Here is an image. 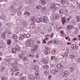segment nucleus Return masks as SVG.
<instances>
[{
  "mask_svg": "<svg viewBox=\"0 0 80 80\" xmlns=\"http://www.w3.org/2000/svg\"><path fill=\"white\" fill-rule=\"evenodd\" d=\"M11 42H12V41H11V40H8V41L7 43V44L8 45H10L11 44Z\"/></svg>",
  "mask_w": 80,
  "mask_h": 80,
  "instance_id": "nucleus-28",
  "label": "nucleus"
},
{
  "mask_svg": "<svg viewBox=\"0 0 80 80\" xmlns=\"http://www.w3.org/2000/svg\"><path fill=\"white\" fill-rule=\"evenodd\" d=\"M33 56H34L33 54L32 53H29L28 54V57H30L31 58H32V57H33Z\"/></svg>",
  "mask_w": 80,
  "mask_h": 80,
  "instance_id": "nucleus-18",
  "label": "nucleus"
},
{
  "mask_svg": "<svg viewBox=\"0 0 80 80\" xmlns=\"http://www.w3.org/2000/svg\"><path fill=\"white\" fill-rule=\"evenodd\" d=\"M17 38H18V36H17V34H14L12 36V39H17Z\"/></svg>",
  "mask_w": 80,
  "mask_h": 80,
  "instance_id": "nucleus-12",
  "label": "nucleus"
},
{
  "mask_svg": "<svg viewBox=\"0 0 80 80\" xmlns=\"http://www.w3.org/2000/svg\"><path fill=\"white\" fill-rule=\"evenodd\" d=\"M51 68H55V65L51 64Z\"/></svg>",
  "mask_w": 80,
  "mask_h": 80,
  "instance_id": "nucleus-34",
  "label": "nucleus"
},
{
  "mask_svg": "<svg viewBox=\"0 0 80 80\" xmlns=\"http://www.w3.org/2000/svg\"><path fill=\"white\" fill-rule=\"evenodd\" d=\"M2 25V24L0 23V27H1Z\"/></svg>",
  "mask_w": 80,
  "mask_h": 80,
  "instance_id": "nucleus-61",
  "label": "nucleus"
},
{
  "mask_svg": "<svg viewBox=\"0 0 80 80\" xmlns=\"http://www.w3.org/2000/svg\"><path fill=\"white\" fill-rule=\"evenodd\" d=\"M33 62L34 63H36V62H37V60H34Z\"/></svg>",
  "mask_w": 80,
  "mask_h": 80,
  "instance_id": "nucleus-53",
  "label": "nucleus"
},
{
  "mask_svg": "<svg viewBox=\"0 0 80 80\" xmlns=\"http://www.w3.org/2000/svg\"><path fill=\"white\" fill-rule=\"evenodd\" d=\"M75 30L76 31H78V28H76Z\"/></svg>",
  "mask_w": 80,
  "mask_h": 80,
  "instance_id": "nucleus-59",
  "label": "nucleus"
},
{
  "mask_svg": "<svg viewBox=\"0 0 80 80\" xmlns=\"http://www.w3.org/2000/svg\"><path fill=\"white\" fill-rule=\"evenodd\" d=\"M70 69L71 71V72H73L74 70V68L73 67H71L70 68Z\"/></svg>",
  "mask_w": 80,
  "mask_h": 80,
  "instance_id": "nucleus-27",
  "label": "nucleus"
},
{
  "mask_svg": "<svg viewBox=\"0 0 80 80\" xmlns=\"http://www.w3.org/2000/svg\"><path fill=\"white\" fill-rule=\"evenodd\" d=\"M26 44L28 47H32L34 45V41L32 40H28L26 41Z\"/></svg>",
  "mask_w": 80,
  "mask_h": 80,
  "instance_id": "nucleus-1",
  "label": "nucleus"
},
{
  "mask_svg": "<svg viewBox=\"0 0 80 80\" xmlns=\"http://www.w3.org/2000/svg\"><path fill=\"white\" fill-rule=\"evenodd\" d=\"M51 8H54L55 7V5L53 3L51 4Z\"/></svg>",
  "mask_w": 80,
  "mask_h": 80,
  "instance_id": "nucleus-21",
  "label": "nucleus"
},
{
  "mask_svg": "<svg viewBox=\"0 0 80 80\" xmlns=\"http://www.w3.org/2000/svg\"><path fill=\"white\" fill-rule=\"evenodd\" d=\"M55 52H56L55 50H53L52 52L53 53H55Z\"/></svg>",
  "mask_w": 80,
  "mask_h": 80,
  "instance_id": "nucleus-52",
  "label": "nucleus"
},
{
  "mask_svg": "<svg viewBox=\"0 0 80 80\" xmlns=\"http://www.w3.org/2000/svg\"><path fill=\"white\" fill-rule=\"evenodd\" d=\"M59 41H56V43H57V44H59Z\"/></svg>",
  "mask_w": 80,
  "mask_h": 80,
  "instance_id": "nucleus-56",
  "label": "nucleus"
},
{
  "mask_svg": "<svg viewBox=\"0 0 80 80\" xmlns=\"http://www.w3.org/2000/svg\"><path fill=\"white\" fill-rule=\"evenodd\" d=\"M21 36H22V38H25V37H26V35H25V34L22 35Z\"/></svg>",
  "mask_w": 80,
  "mask_h": 80,
  "instance_id": "nucleus-43",
  "label": "nucleus"
},
{
  "mask_svg": "<svg viewBox=\"0 0 80 80\" xmlns=\"http://www.w3.org/2000/svg\"><path fill=\"white\" fill-rule=\"evenodd\" d=\"M29 78L30 80H34V77L32 75H30L29 76Z\"/></svg>",
  "mask_w": 80,
  "mask_h": 80,
  "instance_id": "nucleus-19",
  "label": "nucleus"
},
{
  "mask_svg": "<svg viewBox=\"0 0 80 80\" xmlns=\"http://www.w3.org/2000/svg\"><path fill=\"white\" fill-rule=\"evenodd\" d=\"M11 70L12 72H17V71H18V67H15L12 68Z\"/></svg>",
  "mask_w": 80,
  "mask_h": 80,
  "instance_id": "nucleus-4",
  "label": "nucleus"
},
{
  "mask_svg": "<svg viewBox=\"0 0 80 80\" xmlns=\"http://www.w3.org/2000/svg\"><path fill=\"white\" fill-rule=\"evenodd\" d=\"M12 53H16V52H17V51L14 48H12Z\"/></svg>",
  "mask_w": 80,
  "mask_h": 80,
  "instance_id": "nucleus-24",
  "label": "nucleus"
},
{
  "mask_svg": "<svg viewBox=\"0 0 80 80\" xmlns=\"http://www.w3.org/2000/svg\"><path fill=\"white\" fill-rule=\"evenodd\" d=\"M66 50H67V51H68V48H66Z\"/></svg>",
  "mask_w": 80,
  "mask_h": 80,
  "instance_id": "nucleus-64",
  "label": "nucleus"
},
{
  "mask_svg": "<svg viewBox=\"0 0 80 80\" xmlns=\"http://www.w3.org/2000/svg\"><path fill=\"white\" fill-rule=\"evenodd\" d=\"M54 57H54V56H52V57H51V59H52V60H53V58H54Z\"/></svg>",
  "mask_w": 80,
  "mask_h": 80,
  "instance_id": "nucleus-57",
  "label": "nucleus"
},
{
  "mask_svg": "<svg viewBox=\"0 0 80 80\" xmlns=\"http://www.w3.org/2000/svg\"><path fill=\"white\" fill-rule=\"evenodd\" d=\"M31 20L32 22V23H33L35 22V21H36L35 18V17L33 16L31 17Z\"/></svg>",
  "mask_w": 80,
  "mask_h": 80,
  "instance_id": "nucleus-11",
  "label": "nucleus"
},
{
  "mask_svg": "<svg viewBox=\"0 0 80 80\" xmlns=\"http://www.w3.org/2000/svg\"><path fill=\"white\" fill-rule=\"evenodd\" d=\"M45 40H48V38H45Z\"/></svg>",
  "mask_w": 80,
  "mask_h": 80,
  "instance_id": "nucleus-58",
  "label": "nucleus"
},
{
  "mask_svg": "<svg viewBox=\"0 0 80 80\" xmlns=\"http://www.w3.org/2000/svg\"><path fill=\"white\" fill-rule=\"evenodd\" d=\"M70 21V19L67 18L65 19V17L62 18V24L64 25L65 23H68Z\"/></svg>",
  "mask_w": 80,
  "mask_h": 80,
  "instance_id": "nucleus-2",
  "label": "nucleus"
},
{
  "mask_svg": "<svg viewBox=\"0 0 80 80\" xmlns=\"http://www.w3.org/2000/svg\"><path fill=\"white\" fill-rule=\"evenodd\" d=\"M62 76L64 78H68L69 75V73L67 71H65L62 73Z\"/></svg>",
  "mask_w": 80,
  "mask_h": 80,
  "instance_id": "nucleus-3",
  "label": "nucleus"
},
{
  "mask_svg": "<svg viewBox=\"0 0 80 80\" xmlns=\"http://www.w3.org/2000/svg\"><path fill=\"white\" fill-rule=\"evenodd\" d=\"M24 57V55L23 54H20L19 56V58H22Z\"/></svg>",
  "mask_w": 80,
  "mask_h": 80,
  "instance_id": "nucleus-29",
  "label": "nucleus"
},
{
  "mask_svg": "<svg viewBox=\"0 0 80 80\" xmlns=\"http://www.w3.org/2000/svg\"><path fill=\"white\" fill-rule=\"evenodd\" d=\"M58 72V71L57 70H56L55 69H53L51 71V73H52V74H55V73H57Z\"/></svg>",
  "mask_w": 80,
  "mask_h": 80,
  "instance_id": "nucleus-15",
  "label": "nucleus"
},
{
  "mask_svg": "<svg viewBox=\"0 0 80 80\" xmlns=\"http://www.w3.org/2000/svg\"><path fill=\"white\" fill-rule=\"evenodd\" d=\"M43 43H46V41H45V40H43Z\"/></svg>",
  "mask_w": 80,
  "mask_h": 80,
  "instance_id": "nucleus-51",
  "label": "nucleus"
},
{
  "mask_svg": "<svg viewBox=\"0 0 80 80\" xmlns=\"http://www.w3.org/2000/svg\"><path fill=\"white\" fill-rule=\"evenodd\" d=\"M48 65H45L43 66V68H45V69H48Z\"/></svg>",
  "mask_w": 80,
  "mask_h": 80,
  "instance_id": "nucleus-23",
  "label": "nucleus"
},
{
  "mask_svg": "<svg viewBox=\"0 0 80 80\" xmlns=\"http://www.w3.org/2000/svg\"><path fill=\"white\" fill-rule=\"evenodd\" d=\"M41 8H42V6L40 5H38L36 7L37 9H40Z\"/></svg>",
  "mask_w": 80,
  "mask_h": 80,
  "instance_id": "nucleus-31",
  "label": "nucleus"
},
{
  "mask_svg": "<svg viewBox=\"0 0 80 80\" xmlns=\"http://www.w3.org/2000/svg\"><path fill=\"white\" fill-rule=\"evenodd\" d=\"M46 49H47V50H50V48H49L48 47L46 48Z\"/></svg>",
  "mask_w": 80,
  "mask_h": 80,
  "instance_id": "nucleus-48",
  "label": "nucleus"
},
{
  "mask_svg": "<svg viewBox=\"0 0 80 80\" xmlns=\"http://www.w3.org/2000/svg\"><path fill=\"white\" fill-rule=\"evenodd\" d=\"M67 27L68 30H72L73 28V26L71 24L68 25H67Z\"/></svg>",
  "mask_w": 80,
  "mask_h": 80,
  "instance_id": "nucleus-9",
  "label": "nucleus"
},
{
  "mask_svg": "<svg viewBox=\"0 0 80 80\" xmlns=\"http://www.w3.org/2000/svg\"><path fill=\"white\" fill-rule=\"evenodd\" d=\"M30 36H31L30 35L28 34L26 35V38H29V37H30Z\"/></svg>",
  "mask_w": 80,
  "mask_h": 80,
  "instance_id": "nucleus-40",
  "label": "nucleus"
},
{
  "mask_svg": "<svg viewBox=\"0 0 80 80\" xmlns=\"http://www.w3.org/2000/svg\"><path fill=\"white\" fill-rule=\"evenodd\" d=\"M44 74H45V75H47V74H48V71H45L44 72Z\"/></svg>",
  "mask_w": 80,
  "mask_h": 80,
  "instance_id": "nucleus-45",
  "label": "nucleus"
},
{
  "mask_svg": "<svg viewBox=\"0 0 80 80\" xmlns=\"http://www.w3.org/2000/svg\"><path fill=\"white\" fill-rule=\"evenodd\" d=\"M25 15H28V16H29L30 15V12L28 11H26L24 13Z\"/></svg>",
  "mask_w": 80,
  "mask_h": 80,
  "instance_id": "nucleus-22",
  "label": "nucleus"
},
{
  "mask_svg": "<svg viewBox=\"0 0 80 80\" xmlns=\"http://www.w3.org/2000/svg\"><path fill=\"white\" fill-rule=\"evenodd\" d=\"M38 45L37 44H35L33 46V49H34L35 50H37V49L38 48Z\"/></svg>",
  "mask_w": 80,
  "mask_h": 80,
  "instance_id": "nucleus-13",
  "label": "nucleus"
},
{
  "mask_svg": "<svg viewBox=\"0 0 80 80\" xmlns=\"http://www.w3.org/2000/svg\"><path fill=\"white\" fill-rule=\"evenodd\" d=\"M51 77H52V76L49 75L48 77V79H49V80H50Z\"/></svg>",
  "mask_w": 80,
  "mask_h": 80,
  "instance_id": "nucleus-44",
  "label": "nucleus"
},
{
  "mask_svg": "<svg viewBox=\"0 0 80 80\" xmlns=\"http://www.w3.org/2000/svg\"><path fill=\"white\" fill-rule=\"evenodd\" d=\"M64 55H65L67 56V55H68V53H67V52H65L64 53Z\"/></svg>",
  "mask_w": 80,
  "mask_h": 80,
  "instance_id": "nucleus-49",
  "label": "nucleus"
},
{
  "mask_svg": "<svg viewBox=\"0 0 80 80\" xmlns=\"http://www.w3.org/2000/svg\"><path fill=\"white\" fill-rule=\"evenodd\" d=\"M53 34H54V33H51V37H53Z\"/></svg>",
  "mask_w": 80,
  "mask_h": 80,
  "instance_id": "nucleus-55",
  "label": "nucleus"
},
{
  "mask_svg": "<svg viewBox=\"0 0 80 80\" xmlns=\"http://www.w3.org/2000/svg\"><path fill=\"white\" fill-rule=\"evenodd\" d=\"M39 75H40V74L38 72V71L35 72V76H36V77H38V76H39Z\"/></svg>",
  "mask_w": 80,
  "mask_h": 80,
  "instance_id": "nucleus-25",
  "label": "nucleus"
},
{
  "mask_svg": "<svg viewBox=\"0 0 80 80\" xmlns=\"http://www.w3.org/2000/svg\"><path fill=\"white\" fill-rule=\"evenodd\" d=\"M77 40V38H75L73 39L74 40Z\"/></svg>",
  "mask_w": 80,
  "mask_h": 80,
  "instance_id": "nucleus-62",
  "label": "nucleus"
},
{
  "mask_svg": "<svg viewBox=\"0 0 80 80\" xmlns=\"http://www.w3.org/2000/svg\"><path fill=\"white\" fill-rule=\"evenodd\" d=\"M77 21L78 22H79L80 21V16H78L77 17Z\"/></svg>",
  "mask_w": 80,
  "mask_h": 80,
  "instance_id": "nucleus-30",
  "label": "nucleus"
},
{
  "mask_svg": "<svg viewBox=\"0 0 80 80\" xmlns=\"http://www.w3.org/2000/svg\"><path fill=\"white\" fill-rule=\"evenodd\" d=\"M43 61H44L45 63H47L48 62V61L47 60H45L44 61L43 60Z\"/></svg>",
  "mask_w": 80,
  "mask_h": 80,
  "instance_id": "nucleus-41",
  "label": "nucleus"
},
{
  "mask_svg": "<svg viewBox=\"0 0 80 80\" xmlns=\"http://www.w3.org/2000/svg\"><path fill=\"white\" fill-rule=\"evenodd\" d=\"M23 60H28V58H27V57H26L23 58Z\"/></svg>",
  "mask_w": 80,
  "mask_h": 80,
  "instance_id": "nucleus-37",
  "label": "nucleus"
},
{
  "mask_svg": "<svg viewBox=\"0 0 80 80\" xmlns=\"http://www.w3.org/2000/svg\"><path fill=\"white\" fill-rule=\"evenodd\" d=\"M66 0H61V3L62 4H63L66 3Z\"/></svg>",
  "mask_w": 80,
  "mask_h": 80,
  "instance_id": "nucleus-20",
  "label": "nucleus"
},
{
  "mask_svg": "<svg viewBox=\"0 0 80 80\" xmlns=\"http://www.w3.org/2000/svg\"><path fill=\"white\" fill-rule=\"evenodd\" d=\"M36 58H38V55H37L36 56Z\"/></svg>",
  "mask_w": 80,
  "mask_h": 80,
  "instance_id": "nucleus-60",
  "label": "nucleus"
},
{
  "mask_svg": "<svg viewBox=\"0 0 80 80\" xmlns=\"http://www.w3.org/2000/svg\"><path fill=\"white\" fill-rule=\"evenodd\" d=\"M59 13H63V10H60L59 11Z\"/></svg>",
  "mask_w": 80,
  "mask_h": 80,
  "instance_id": "nucleus-39",
  "label": "nucleus"
},
{
  "mask_svg": "<svg viewBox=\"0 0 80 80\" xmlns=\"http://www.w3.org/2000/svg\"><path fill=\"white\" fill-rule=\"evenodd\" d=\"M45 53L46 55H48V52L47 51H46L45 52Z\"/></svg>",
  "mask_w": 80,
  "mask_h": 80,
  "instance_id": "nucleus-47",
  "label": "nucleus"
},
{
  "mask_svg": "<svg viewBox=\"0 0 80 80\" xmlns=\"http://www.w3.org/2000/svg\"><path fill=\"white\" fill-rule=\"evenodd\" d=\"M19 77H21L23 76V74L22 73L19 75Z\"/></svg>",
  "mask_w": 80,
  "mask_h": 80,
  "instance_id": "nucleus-46",
  "label": "nucleus"
},
{
  "mask_svg": "<svg viewBox=\"0 0 80 80\" xmlns=\"http://www.w3.org/2000/svg\"><path fill=\"white\" fill-rule=\"evenodd\" d=\"M71 48H74V49H77L78 48V46L76 44H73L71 46Z\"/></svg>",
  "mask_w": 80,
  "mask_h": 80,
  "instance_id": "nucleus-8",
  "label": "nucleus"
},
{
  "mask_svg": "<svg viewBox=\"0 0 80 80\" xmlns=\"http://www.w3.org/2000/svg\"><path fill=\"white\" fill-rule=\"evenodd\" d=\"M71 57H70V58H71V59H73V58H74V56L73 55H72L71 56Z\"/></svg>",
  "mask_w": 80,
  "mask_h": 80,
  "instance_id": "nucleus-42",
  "label": "nucleus"
},
{
  "mask_svg": "<svg viewBox=\"0 0 80 80\" xmlns=\"http://www.w3.org/2000/svg\"><path fill=\"white\" fill-rule=\"evenodd\" d=\"M2 52H0V56H2Z\"/></svg>",
  "mask_w": 80,
  "mask_h": 80,
  "instance_id": "nucleus-63",
  "label": "nucleus"
},
{
  "mask_svg": "<svg viewBox=\"0 0 80 80\" xmlns=\"http://www.w3.org/2000/svg\"><path fill=\"white\" fill-rule=\"evenodd\" d=\"M58 18H59V15L58 14H55L53 17V20H56V19H58Z\"/></svg>",
  "mask_w": 80,
  "mask_h": 80,
  "instance_id": "nucleus-5",
  "label": "nucleus"
},
{
  "mask_svg": "<svg viewBox=\"0 0 80 80\" xmlns=\"http://www.w3.org/2000/svg\"><path fill=\"white\" fill-rule=\"evenodd\" d=\"M1 80H7V78L6 77H3L2 78Z\"/></svg>",
  "mask_w": 80,
  "mask_h": 80,
  "instance_id": "nucleus-33",
  "label": "nucleus"
},
{
  "mask_svg": "<svg viewBox=\"0 0 80 80\" xmlns=\"http://www.w3.org/2000/svg\"><path fill=\"white\" fill-rule=\"evenodd\" d=\"M64 32V31H61V33H62V34H65V33H64V32Z\"/></svg>",
  "mask_w": 80,
  "mask_h": 80,
  "instance_id": "nucleus-50",
  "label": "nucleus"
},
{
  "mask_svg": "<svg viewBox=\"0 0 80 80\" xmlns=\"http://www.w3.org/2000/svg\"><path fill=\"white\" fill-rule=\"evenodd\" d=\"M41 11L43 12V11H44V9H43V8H42L41 9Z\"/></svg>",
  "mask_w": 80,
  "mask_h": 80,
  "instance_id": "nucleus-54",
  "label": "nucleus"
},
{
  "mask_svg": "<svg viewBox=\"0 0 80 80\" xmlns=\"http://www.w3.org/2000/svg\"><path fill=\"white\" fill-rule=\"evenodd\" d=\"M23 39V37L22 36H21L19 38V40H22V39Z\"/></svg>",
  "mask_w": 80,
  "mask_h": 80,
  "instance_id": "nucleus-35",
  "label": "nucleus"
},
{
  "mask_svg": "<svg viewBox=\"0 0 80 80\" xmlns=\"http://www.w3.org/2000/svg\"><path fill=\"white\" fill-rule=\"evenodd\" d=\"M26 79V78L25 77H23L22 78L20 79V80H25Z\"/></svg>",
  "mask_w": 80,
  "mask_h": 80,
  "instance_id": "nucleus-36",
  "label": "nucleus"
},
{
  "mask_svg": "<svg viewBox=\"0 0 80 80\" xmlns=\"http://www.w3.org/2000/svg\"><path fill=\"white\" fill-rule=\"evenodd\" d=\"M15 49L16 50L17 52H18V51H20V47L18 46H17L15 47Z\"/></svg>",
  "mask_w": 80,
  "mask_h": 80,
  "instance_id": "nucleus-14",
  "label": "nucleus"
},
{
  "mask_svg": "<svg viewBox=\"0 0 80 80\" xmlns=\"http://www.w3.org/2000/svg\"><path fill=\"white\" fill-rule=\"evenodd\" d=\"M36 52L37 50H35L34 49H31V52L32 53H35Z\"/></svg>",
  "mask_w": 80,
  "mask_h": 80,
  "instance_id": "nucleus-32",
  "label": "nucleus"
},
{
  "mask_svg": "<svg viewBox=\"0 0 80 80\" xmlns=\"http://www.w3.org/2000/svg\"><path fill=\"white\" fill-rule=\"evenodd\" d=\"M64 66L63 65H61L59 63L57 66V68H59V69H63V68Z\"/></svg>",
  "mask_w": 80,
  "mask_h": 80,
  "instance_id": "nucleus-6",
  "label": "nucleus"
},
{
  "mask_svg": "<svg viewBox=\"0 0 80 80\" xmlns=\"http://www.w3.org/2000/svg\"><path fill=\"white\" fill-rule=\"evenodd\" d=\"M34 70H38V67L37 66L34 65L33 66Z\"/></svg>",
  "mask_w": 80,
  "mask_h": 80,
  "instance_id": "nucleus-16",
  "label": "nucleus"
},
{
  "mask_svg": "<svg viewBox=\"0 0 80 80\" xmlns=\"http://www.w3.org/2000/svg\"><path fill=\"white\" fill-rule=\"evenodd\" d=\"M42 21V18H38L36 20V22L37 23H40Z\"/></svg>",
  "mask_w": 80,
  "mask_h": 80,
  "instance_id": "nucleus-10",
  "label": "nucleus"
},
{
  "mask_svg": "<svg viewBox=\"0 0 80 80\" xmlns=\"http://www.w3.org/2000/svg\"><path fill=\"white\" fill-rule=\"evenodd\" d=\"M1 19L3 20H5L6 19V18L4 15H1Z\"/></svg>",
  "mask_w": 80,
  "mask_h": 80,
  "instance_id": "nucleus-17",
  "label": "nucleus"
},
{
  "mask_svg": "<svg viewBox=\"0 0 80 80\" xmlns=\"http://www.w3.org/2000/svg\"><path fill=\"white\" fill-rule=\"evenodd\" d=\"M42 21L44 23H46L48 20V18L46 16H44L42 18Z\"/></svg>",
  "mask_w": 80,
  "mask_h": 80,
  "instance_id": "nucleus-7",
  "label": "nucleus"
},
{
  "mask_svg": "<svg viewBox=\"0 0 80 80\" xmlns=\"http://www.w3.org/2000/svg\"><path fill=\"white\" fill-rule=\"evenodd\" d=\"M2 37H5V33H2Z\"/></svg>",
  "mask_w": 80,
  "mask_h": 80,
  "instance_id": "nucleus-38",
  "label": "nucleus"
},
{
  "mask_svg": "<svg viewBox=\"0 0 80 80\" xmlns=\"http://www.w3.org/2000/svg\"><path fill=\"white\" fill-rule=\"evenodd\" d=\"M41 2L42 5H44L46 4V1H45V0H42Z\"/></svg>",
  "mask_w": 80,
  "mask_h": 80,
  "instance_id": "nucleus-26",
  "label": "nucleus"
}]
</instances>
